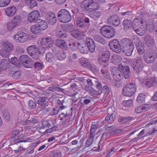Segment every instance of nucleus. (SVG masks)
<instances>
[{
	"instance_id": "f257e3e1",
	"label": "nucleus",
	"mask_w": 157,
	"mask_h": 157,
	"mask_svg": "<svg viewBox=\"0 0 157 157\" xmlns=\"http://www.w3.org/2000/svg\"><path fill=\"white\" fill-rule=\"evenodd\" d=\"M140 75V78L142 80L141 84L143 87L149 88L153 87L157 85V80L155 77L148 78L147 77V75L145 72H143Z\"/></svg>"
},
{
	"instance_id": "f03ea898",
	"label": "nucleus",
	"mask_w": 157,
	"mask_h": 157,
	"mask_svg": "<svg viewBox=\"0 0 157 157\" xmlns=\"http://www.w3.org/2000/svg\"><path fill=\"white\" fill-rule=\"evenodd\" d=\"M121 52L128 56H130L134 49V45L132 40L127 39H123L121 41Z\"/></svg>"
},
{
	"instance_id": "7ed1b4c3",
	"label": "nucleus",
	"mask_w": 157,
	"mask_h": 157,
	"mask_svg": "<svg viewBox=\"0 0 157 157\" xmlns=\"http://www.w3.org/2000/svg\"><path fill=\"white\" fill-rule=\"evenodd\" d=\"M131 66L133 71L138 74L143 70L144 67L142 58L141 56L137 57L133 60Z\"/></svg>"
},
{
	"instance_id": "20e7f679",
	"label": "nucleus",
	"mask_w": 157,
	"mask_h": 157,
	"mask_svg": "<svg viewBox=\"0 0 157 157\" xmlns=\"http://www.w3.org/2000/svg\"><path fill=\"white\" fill-rule=\"evenodd\" d=\"M57 18L60 22L66 23L70 21L72 17L70 12L67 10L62 9L59 11Z\"/></svg>"
},
{
	"instance_id": "39448f33",
	"label": "nucleus",
	"mask_w": 157,
	"mask_h": 157,
	"mask_svg": "<svg viewBox=\"0 0 157 157\" xmlns=\"http://www.w3.org/2000/svg\"><path fill=\"white\" fill-rule=\"evenodd\" d=\"M136 87L134 82H130L127 84L123 90V94L126 96L131 97L135 93Z\"/></svg>"
},
{
	"instance_id": "423d86ee",
	"label": "nucleus",
	"mask_w": 157,
	"mask_h": 157,
	"mask_svg": "<svg viewBox=\"0 0 157 157\" xmlns=\"http://www.w3.org/2000/svg\"><path fill=\"white\" fill-rule=\"evenodd\" d=\"M101 34L105 37L108 38L113 37L115 33V31L113 27L108 25L102 26L100 29Z\"/></svg>"
},
{
	"instance_id": "0eeeda50",
	"label": "nucleus",
	"mask_w": 157,
	"mask_h": 157,
	"mask_svg": "<svg viewBox=\"0 0 157 157\" xmlns=\"http://www.w3.org/2000/svg\"><path fill=\"white\" fill-rule=\"evenodd\" d=\"M157 58V53L155 51L152 50L148 51L143 56L144 61L148 64L154 63Z\"/></svg>"
},
{
	"instance_id": "6e6552de",
	"label": "nucleus",
	"mask_w": 157,
	"mask_h": 157,
	"mask_svg": "<svg viewBox=\"0 0 157 157\" xmlns=\"http://www.w3.org/2000/svg\"><path fill=\"white\" fill-rule=\"evenodd\" d=\"M29 54L33 58L37 59L41 54L40 49L35 45H32L28 47L27 49Z\"/></svg>"
},
{
	"instance_id": "1a4fd4ad",
	"label": "nucleus",
	"mask_w": 157,
	"mask_h": 157,
	"mask_svg": "<svg viewBox=\"0 0 157 157\" xmlns=\"http://www.w3.org/2000/svg\"><path fill=\"white\" fill-rule=\"evenodd\" d=\"M111 73L114 80L117 82H120L123 78V76L119 68L115 67H111L110 69Z\"/></svg>"
},
{
	"instance_id": "9d476101",
	"label": "nucleus",
	"mask_w": 157,
	"mask_h": 157,
	"mask_svg": "<svg viewBox=\"0 0 157 157\" xmlns=\"http://www.w3.org/2000/svg\"><path fill=\"white\" fill-rule=\"evenodd\" d=\"M90 20L89 18L84 16H82L77 17L76 20V25L77 27L80 28H85L88 27V25Z\"/></svg>"
},
{
	"instance_id": "9b49d317",
	"label": "nucleus",
	"mask_w": 157,
	"mask_h": 157,
	"mask_svg": "<svg viewBox=\"0 0 157 157\" xmlns=\"http://www.w3.org/2000/svg\"><path fill=\"white\" fill-rule=\"evenodd\" d=\"M109 45L113 51L117 53L121 52V44L117 39H113L110 41Z\"/></svg>"
},
{
	"instance_id": "f8f14e48",
	"label": "nucleus",
	"mask_w": 157,
	"mask_h": 157,
	"mask_svg": "<svg viewBox=\"0 0 157 157\" xmlns=\"http://www.w3.org/2000/svg\"><path fill=\"white\" fill-rule=\"evenodd\" d=\"M40 12L38 10H34L28 14L27 20L30 23H35L40 20Z\"/></svg>"
},
{
	"instance_id": "ddd939ff",
	"label": "nucleus",
	"mask_w": 157,
	"mask_h": 157,
	"mask_svg": "<svg viewBox=\"0 0 157 157\" xmlns=\"http://www.w3.org/2000/svg\"><path fill=\"white\" fill-rule=\"evenodd\" d=\"M99 80L95 78H88L87 80V83L89 87L94 86L101 91L102 90V86L101 83L98 81Z\"/></svg>"
},
{
	"instance_id": "4468645a",
	"label": "nucleus",
	"mask_w": 157,
	"mask_h": 157,
	"mask_svg": "<svg viewBox=\"0 0 157 157\" xmlns=\"http://www.w3.org/2000/svg\"><path fill=\"white\" fill-rule=\"evenodd\" d=\"M2 45L4 49L3 53H5L3 56L7 57L9 54V53L13 50V45L11 42L6 41L3 42Z\"/></svg>"
},
{
	"instance_id": "2eb2a0df",
	"label": "nucleus",
	"mask_w": 157,
	"mask_h": 157,
	"mask_svg": "<svg viewBox=\"0 0 157 157\" xmlns=\"http://www.w3.org/2000/svg\"><path fill=\"white\" fill-rule=\"evenodd\" d=\"M85 8L87 10L90 11L94 9H98L99 6L93 0H86L84 2Z\"/></svg>"
},
{
	"instance_id": "dca6fc26",
	"label": "nucleus",
	"mask_w": 157,
	"mask_h": 157,
	"mask_svg": "<svg viewBox=\"0 0 157 157\" xmlns=\"http://www.w3.org/2000/svg\"><path fill=\"white\" fill-rule=\"evenodd\" d=\"M110 57V53L109 51L102 52L98 59L99 63L100 64H102L104 63H107L109 60Z\"/></svg>"
},
{
	"instance_id": "f3484780",
	"label": "nucleus",
	"mask_w": 157,
	"mask_h": 157,
	"mask_svg": "<svg viewBox=\"0 0 157 157\" xmlns=\"http://www.w3.org/2000/svg\"><path fill=\"white\" fill-rule=\"evenodd\" d=\"M118 66L122 74H123V77L126 79L129 78L131 75V72L129 67L127 65H123L121 63H120Z\"/></svg>"
},
{
	"instance_id": "a211bd4d",
	"label": "nucleus",
	"mask_w": 157,
	"mask_h": 157,
	"mask_svg": "<svg viewBox=\"0 0 157 157\" xmlns=\"http://www.w3.org/2000/svg\"><path fill=\"white\" fill-rule=\"evenodd\" d=\"M28 36L25 33L21 31L18 32L14 36V39L17 42L23 43L27 39Z\"/></svg>"
},
{
	"instance_id": "6ab92c4d",
	"label": "nucleus",
	"mask_w": 157,
	"mask_h": 157,
	"mask_svg": "<svg viewBox=\"0 0 157 157\" xmlns=\"http://www.w3.org/2000/svg\"><path fill=\"white\" fill-rule=\"evenodd\" d=\"M70 115L69 114L62 113L59 116V120L62 121V124L70 125L72 123V121L70 120Z\"/></svg>"
},
{
	"instance_id": "aec40b11",
	"label": "nucleus",
	"mask_w": 157,
	"mask_h": 157,
	"mask_svg": "<svg viewBox=\"0 0 157 157\" xmlns=\"http://www.w3.org/2000/svg\"><path fill=\"white\" fill-rule=\"evenodd\" d=\"M19 59L20 63H22L24 67L27 68L30 67L31 59L29 56L27 55H22L20 56Z\"/></svg>"
},
{
	"instance_id": "412c9836",
	"label": "nucleus",
	"mask_w": 157,
	"mask_h": 157,
	"mask_svg": "<svg viewBox=\"0 0 157 157\" xmlns=\"http://www.w3.org/2000/svg\"><path fill=\"white\" fill-rule=\"evenodd\" d=\"M85 43L90 52L93 53L95 52L96 46L94 40L92 38L90 37L87 38Z\"/></svg>"
},
{
	"instance_id": "4be33fe9",
	"label": "nucleus",
	"mask_w": 157,
	"mask_h": 157,
	"mask_svg": "<svg viewBox=\"0 0 157 157\" xmlns=\"http://www.w3.org/2000/svg\"><path fill=\"white\" fill-rule=\"evenodd\" d=\"M142 25H146L145 21L141 18H135L133 20L131 26L134 31Z\"/></svg>"
},
{
	"instance_id": "5701e85b",
	"label": "nucleus",
	"mask_w": 157,
	"mask_h": 157,
	"mask_svg": "<svg viewBox=\"0 0 157 157\" xmlns=\"http://www.w3.org/2000/svg\"><path fill=\"white\" fill-rule=\"evenodd\" d=\"M53 43V39L50 38L43 39L41 41V45L43 48H46L52 47Z\"/></svg>"
},
{
	"instance_id": "b1692460",
	"label": "nucleus",
	"mask_w": 157,
	"mask_h": 157,
	"mask_svg": "<svg viewBox=\"0 0 157 157\" xmlns=\"http://www.w3.org/2000/svg\"><path fill=\"white\" fill-rule=\"evenodd\" d=\"M108 22L115 26H118L120 23V20L117 15H113L108 19Z\"/></svg>"
},
{
	"instance_id": "393cba45",
	"label": "nucleus",
	"mask_w": 157,
	"mask_h": 157,
	"mask_svg": "<svg viewBox=\"0 0 157 157\" xmlns=\"http://www.w3.org/2000/svg\"><path fill=\"white\" fill-rule=\"evenodd\" d=\"M47 20L48 23L50 25H54L56 23L57 19L55 14L52 12L48 13L47 14Z\"/></svg>"
},
{
	"instance_id": "a878e982",
	"label": "nucleus",
	"mask_w": 157,
	"mask_h": 157,
	"mask_svg": "<svg viewBox=\"0 0 157 157\" xmlns=\"http://www.w3.org/2000/svg\"><path fill=\"white\" fill-rule=\"evenodd\" d=\"M150 105L148 104H144L142 105H138L136 107L135 112L137 113H140L150 109Z\"/></svg>"
},
{
	"instance_id": "bb28decb",
	"label": "nucleus",
	"mask_w": 157,
	"mask_h": 157,
	"mask_svg": "<svg viewBox=\"0 0 157 157\" xmlns=\"http://www.w3.org/2000/svg\"><path fill=\"white\" fill-rule=\"evenodd\" d=\"M136 41L137 43L136 44L137 50L140 55H142L144 52V44L140 42V40L138 38H136Z\"/></svg>"
},
{
	"instance_id": "cd10ccee",
	"label": "nucleus",
	"mask_w": 157,
	"mask_h": 157,
	"mask_svg": "<svg viewBox=\"0 0 157 157\" xmlns=\"http://www.w3.org/2000/svg\"><path fill=\"white\" fill-rule=\"evenodd\" d=\"M16 11V8L14 6H9L5 9V13L8 17H12L14 15Z\"/></svg>"
},
{
	"instance_id": "c85d7f7f",
	"label": "nucleus",
	"mask_w": 157,
	"mask_h": 157,
	"mask_svg": "<svg viewBox=\"0 0 157 157\" xmlns=\"http://www.w3.org/2000/svg\"><path fill=\"white\" fill-rule=\"evenodd\" d=\"M9 59H4L1 60L0 63V67L2 71L6 70L9 67L10 62Z\"/></svg>"
},
{
	"instance_id": "c756f323",
	"label": "nucleus",
	"mask_w": 157,
	"mask_h": 157,
	"mask_svg": "<svg viewBox=\"0 0 157 157\" xmlns=\"http://www.w3.org/2000/svg\"><path fill=\"white\" fill-rule=\"evenodd\" d=\"M98 9H94L89 11V16L93 18H98L101 15V13L98 10Z\"/></svg>"
},
{
	"instance_id": "7c9ffc66",
	"label": "nucleus",
	"mask_w": 157,
	"mask_h": 157,
	"mask_svg": "<svg viewBox=\"0 0 157 157\" xmlns=\"http://www.w3.org/2000/svg\"><path fill=\"white\" fill-rule=\"evenodd\" d=\"M145 25H142L135 29L134 31L136 33L140 36H142L144 35L147 32V29L145 27Z\"/></svg>"
},
{
	"instance_id": "2f4dec72",
	"label": "nucleus",
	"mask_w": 157,
	"mask_h": 157,
	"mask_svg": "<svg viewBox=\"0 0 157 157\" xmlns=\"http://www.w3.org/2000/svg\"><path fill=\"white\" fill-rule=\"evenodd\" d=\"M56 43L59 47L64 50L67 49V45L64 40L57 39L56 41Z\"/></svg>"
},
{
	"instance_id": "473e14b6",
	"label": "nucleus",
	"mask_w": 157,
	"mask_h": 157,
	"mask_svg": "<svg viewBox=\"0 0 157 157\" xmlns=\"http://www.w3.org/2000/svg\"><path fill=\"white\" fill-rule=\"evenodd\" d=\"M78 49L80 52L82 54H87L89 51L85 43L80 44L78 45Z\"/></svg>"
},
{
	"instance_id": "72a5a7b5",
	"label": "nucleus",
	"mask_w": 157,
	"mask_h": 157,
	"mask_svg": "<svg viewBox=\"0 0 157 157\" xmlns=\"http://www.w3.org/2000/svg\"><path fill=\"white\" fill-rule=\"evenodd\" d=\"M146 45L148 47H151L154 44V40L153 38L149 36L146 35L145 36Z\"/></svg>"
},
{
	"instance_id": "f704fd0d",
	"label": "nucleus",
	"mask_w": 157,
	"mask_h": 157,
	"mask_svg": "<svg viewBox=\"0 0 157 157\" xmlns=\"http://www.w3.org/2000/svg\"><path fill=\"white\" fill-rule=\"evenodd\" d=\"M46 59L47 61L50 63H54L56 61L55 57L51 52H48L46 53Z\"/></svg>"
},
{
	"instance_id": "c9c22d12",
	"label": "nucleus",
	"mask_w": 157,
	"mask_h": 157,
	"mask_svg": "<svg viewBox=\"0 0 157 157\" xmlns=\"http://www.w3.org/2000/svg\"><path fill=\"white\" fill-rule=\"evenodd\" d=\"M47 97L44 96L40 98L37 101V103L42 108H45L46 104Z\"/></svg>"
},
{
	"instance_id": "e433bc0d",
	"label": "nucleus",
	"mask_w": 157,
	"mask_h": 157,
	"mask_svg": "<svg viewBox=\"0 0 157 157\" xmlns=\"http://www.w3.org/2000/svg\"><path fill=\"white\" fill-rule=\"evenodd\" d=\"M12 22L17 25V27L20 25L22 22V19L21 17L19 15H16L14 16L12 19Z\"/></svg>"
},
{
	"instance_id": "4c0bfd02",
	"label": "nucleus",
	"mask_w": 157,
	"mask_h": 157,
	"mask_svg": "<svg viewBox=\"0 0 157 157\" xmlns=\"http://www.w3.org/2000/svg\"><path fill=\"white\" fill-rule=\"evenodd\" d=\"M37 24L41 31L45 30L48 27L47 23L44 20H42L39 21Z\"/></svg>"
},
{
	"instance_id": "58836bf2",
	"label": "nucleus",
	"mask_w": 157,
	"mask_h": 157,
	"mask_svg": "<svg viewBox=\"0 0 157 157\" xmlns=\"http://www.w3.org/2000/svg\"><path fill=\"white\" fill-rule=\"evenodd\" d=\"M122 60V58L120 56L117 55L112 56L111 63L114 64H117L119 63Z\"/></svg>"
},
{
	"instance_id": "ea45409f",
	"label": "nucleus",
	"mask_w": 157,
	"mask_h": 157,
	"mask_svg": "<svg viewBox=\"0 0 157 157\" xmlns=\"http://www.w3.org/2000/svg\"><path fill=\"white\" fill-rule=\"evenodd\" d=\"M71 11L72 13V17L74 19H75L79 13V10L78 6L72 7L71 8Z\"/></svg>"
},
{
	"instance_id": "a19ab883",
	"label": "nucleus",
	"mask_w": 157,
	"mask_h": 157,
	"mask_svg": "<svg viewBox=\"0 0 157 157\" xmlns=\"http://www.w3.org/2000/svg\"><path fill=\"white\" fill-rule=\"evenodd\" d=\"M57 107L59 108V109L63 110L65 109L67 107V105L65 102L64 99L61 100L59 99L57 102Z\"/></svg>"
},
{
	"instance_id": "79ce46f5",
	"label": "nucleus",
	"mask_w": 157,
	"mask_h": 157,
	"mask_svg": "<svg viewBox=\"0 0 157 157\" xmlns=\"http://www.w3.org/2000/svg\"><path fill=\"white\" fill-rule=\"evenodd\" d=\"M26 4L29 6L30 8H33L37 6V3L36 0H25Z\"/></svg>"
},
{
	"instance_id": "37998d69",
	"label": "nucleus",
	"mask_w": 157,
	"mask_h": 157,
	"mask_svg": "<svg viewBox=\"0 0 157 157\" xmlns=\"http://www.w3.org/2000/svg\"><path fill=\"white\" fill-rule=\"evenodd\" d=\"M31 31L33 33L35 34H37L41 32V30L37 24L31 26Z\"/></svg>"
},
{
	"instance_id": "c03bdc74",
	"label": "nucleus",
	"mask_w": 157,
	"mask_h": 157,
	"mask_svg": "<svg viewBox=\"0 0 157 157\" xmlns=\"http://www.w3.org/2000/svg\"><path fill=\"white\" fill-rule=\"evenodd\" d=\"M94 40L97 42H99L102 44L105 43V41L104 38L101 35H96L94 37Z\"/></svg>"
},
{
	"instance_id": "a18cd8bd",
	"label": "nucleus",
	"mask_w": 157,
	"mask_h": 157,
	"mask_svg": "<svg viewBox=\"0 0 157 157\" xmlns=\"http://www.w3.org/2000/svg\"><path fill=\"white\" fill-rule=\"evenodd\" d=\"M145 98L146 95L144 93L140 94L138 96L136 101L139 103H143L145 102Z\"/></svg>"
},
{
	"instance_id": "49530a36",
	"label": "nucleus",
	"mask_w": 157,
	"mask_h": 157,
	"mask_svg": "<svg viewBox=\"0 0 157 157\" xmlns=\"http://www.w3.org/2000/svg\"><path fill=\"white\" fill-rule=\"evenodd\" d=\"M56 35L58 37L61 38H64L67 36V33L62 30L58 31L57 32Z\"/></svg>"
},
{
	"instance_id": "de8ad7c7",
	"label": "nucleus",
	"mask_w": 157,
	"mask_h": 157,
	"mask_svg": "<svg viewBox=\"0 0 157 157\" xmlns=\"http://www.w3.org/2000/svg\"><path fill=\"white\" fill-rule=\"evenodd\" d=\"M131 21L128 19L124 20L123 22V25L124 29H126L131 27Z\"/></svg>"
},
{
	"instance_id": "09e8293b",
	"label": "nucleus",
	"mask_w": 157,
	"mask_h": 157,
	"mask_svg": "<svg viewBox=\"0 0 157 157\" xmlns=\"http://www.w3.org/2000/svg\"><path fill=\"white\" fill-rule=\"evenodd\" d=\"M71 35L75 38L79 39L81 34L80 32L78 30L75 29L74 30L72 31Z\"/></svg>"
},
{
	"instance_id": "8fccbe9b",
	"label": "nucleus",
	"mask_w": 157,
	"mask_h": 157,
	"mask_svg": "<svg viewBox=\"0 0 157 157\" xmlns=\"http://www.w3.org/2000/svg\"><path fill=\"white\" fill-rule=\"evenodd\" d=\"M94 136L90 135L89 137L87 139V141L86 142L85 147H88L91 145L94 140Z\"/></svg>"
},
{
	"instance_id": "3c124183",
	"label": "nucleus",
	"mask_w": 157,
	"mask_h": 157,
	"mask_svg": "<svg viewBox=\"0 0 157 157\" xmlns=\"http://www.w3.org/2000/svg\"><path fill=\"white\" fill-rule=\"evenodd\" d=\"M10 63L18 67H20V60H18L17 58L16 57H12L11 58Z\"/></svg>"
},
{
	"instance_id": "603ef678",
	"label": "nucleus",
	"mask_w": 157,
	"mask_h": 157,
	"mask_svg": "<svg viewBox=\"0 0 157 157\" xmlns=\"http://www.w3.org/2000/svg\"><path fill=\"white\" fill-rule=\"evenodd\" d=\"M48 90L52 92H54L55 91H62V90H63V89L60 87H58L57 86L53 85H52L50 87H49Z\"/></svg>"
},
{
	"instance_id": "864d4df0",
	"label": "nucleus",
	"mask_w": 157,
	"mask_h": 157,
	"mask_svg": "<svg viewBox=\"0 0 157 157\" xmlns=\"http://www.w3.org/2000/svg\"><path fill=\"white\" fill-rule=\"evenodd\" d=\"M24 135L22 134L19 135L17 139L14 140L13 141L15 143H21L22 142H25L27 141V140H24V139L23 138L24 137Z\"/></svg>"
},
{
	"instance_id": "5fc2aeb1",
	"label": "nucleus",
	"mask_w": 157,
	"mask_h": 157,
	"mask_svg": "<svg viewBox=\"0 0 157 157\" xmlns=\"http://www.w3.org/2000/svg\"><path fill=\"white\" fill-rule=\"evenodd\" d=\"M49 120L44 121L42 123V125L41 128L42 129L46 128H49L51 126V123Z\"/></svg>"
},
{
	"instance_id": "6e6d98bb",
	"label": "nucleus",
	"mask_w": 157,
	"mask_h": 157,
	"mask_svg": "<svg viewBox=\"0 0 157 157\" xmlns=\"http://www.w3.org/2000/svg\"><path fill=\"white\" fill-rule=\"evenodd\" d=\"M133 101L132 99H129L125 101H124L122 103V104L125 107L131 106L133 105Z\"/></svg>"
},
{
	"instance_id": "4d7b16f0",
	"label": "nucleus",
	"mask_w": 157,
	"mask_h": 157,
	"mask_svg": "<svg viewBox=\"0 0 157 157\" xmlns=\"http://www.w3.org/2000/svg\"><path fill=\"white\" fill-rule=\"evenodd\" d=\"M21 71L19 70H15V71L12 74V77L14 79H18L20 76Z\"/></svg>"
},
{
	"instance_id": "13d9d810",
	"label": "nucleus",
	"mask_w": 157,
	"mask_h": 157,
	"mask_svg": "<svg viewBox=\"0 0 157 157\" xmlns=\"http://www.w3.org/2000/svg\"><path fill=\"white\" fill-rule=\"evenodd\" d=\"M102 91V90L101 91L98 90V91H97L94 90L93 87H92L91 89L89 91V93L91 95H99L101 93Z\"/></svg>"
},
{
	"instance_id": "bf43d9fd",
	"label": "nucleus",
	"mask_w": 157,
	"mask_h": 157,
	"mask_svg": "<svg viewBox=\"0 0 157 157\" xmlns=\"http://www.w3.org/2000/svg\"><path fill=\"white\" fill-rule=\"evenodd\" d=\"M98 127L95 124H92L90 130V135L95 136V131L97 129Z\"/></svg>"
},
{
	"instance_id": "052dcab7",
	"label": "nucleus",
	"mask_w": 157,
	"mask_h": 157,
	"mask_svg": "<svg viewBox=\"0 0 157 157\" xmlns=\"http://www.w3.org/2000/svg\"><path fill=\"white\" fill-rule=\"evenodd\" d=\"M11 0H0V7H4L8 5Z\"/></svg>"
},
{
	"instance_id": "680f3d73",
	"label": "nucleus",
	"mask_w": 157,
	"mask_h": 157,
	"mask_svg": "<svg viewBox=\"0 0 157 157\" xmlns=\"http://www.w3.org/2000/svg\"><path fill=\"white\" fill-rule=\"evenodd\" d=\"M34 66L35 68L38 70L42 69L44 67L43 63L39 62H35L34 64Z\"/></svg>"
},
{
	"instance_id": "e2e57ef3",
	"label": "nucleus",
	"mask_w": 157,
	"mask_h": 157,
	"mask_svg": "<svg viewBox=\"0 0 157 157\" xmlns=\"http://www.w3.org/2000/svg\"><path fill=\"white\" fill-rule=\"evenodd\" d=\"M2 117L4 119L8 121L10 119V115L7 111H4L2 113Z\"/></svg>"
},
{
	"instance_id": "0e129e2a",
	"label": "nucleus",
	"mask_w": 157,
	"mask_h": 157,
	"mask_svg": "<svg viewBox=\"0 0 157 157\" xmlns=\"http://www.w3.org/2000/svg\"><path fill=\"white\" fill-rule=\"evenodd\" d=\"M105 121L108 122H112L114 121L113 114L107 115L105 118Z\"/></svg>"
},
{
	"instance_id": "69168bd1",
	"label": "nucleus",
	"mask_w": 157,
	"mask_h": 157,
	"mask_svg": "<svg viewBox=\"0 0 157 157\" xmlns=\"http://www.w3.org/2000/svg\"><path fill=\"white\" fill-rule=\"evenodd\" d=\"M7 27L8 30L9 31H10L15 27H17V26L12 22V21L11 20L10 22L7 24Z\"/></svg>"
},
{
	"instance_id": "338daca9",
	"label": "nucleus",
	"mask_w": 157,
	"mask_h": 157,
	"mask_svg": "<svg viewBox=\"0 0 157 157\" xmlns=\"http://www.w3.org/2000/svg\"><path fill=\"white\" fill-rule=\"evenodd\" d=\"M36 104L33 101L30 100L29 102V107L30 109H33L36 108Z\"/></svg>"
},
{
	"instance_id": "774afa93",
	"label": "nucleus",
	"mask_w": 157,
	"mask_h": 157,
	"mask_svg": "<svg viewBox=\"0 0 157 157\" xmlns=\"http://www.w3.org/2000/svg\"><path fill=\"white\" fill-rule=\"evenodd\" d=\"M51 157H61V153L57 151H54L51 152Z\"/></svg>"
}]
</instances>
